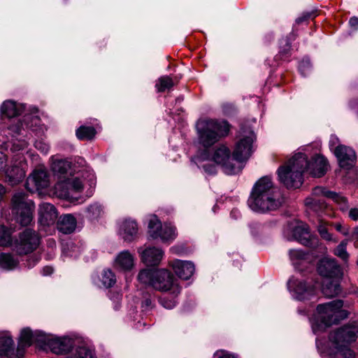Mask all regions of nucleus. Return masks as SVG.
<instances>
[{
  "instance_id": "nucleus-1",
  "label": "nucleus",
  "mask_w": 358,
  "mask_h": 358,
  "mask_svg": "<svg viewBox=\"0 0 358 358\" xmlns=\"http://www.w3.org/2000/svg\"><path fill=\"white\" fill-rule=\"evenodd\" d=\"M329 167L327 159L321 155L313 158L310 163L306 155L299 152L295 154L287 164L278 170L280 181L287 188H299L303 183V173H309L313 177H322Z\"/></svg>"
},
{
  "instance_id": "nucleus-2",
  "label": "nucleus",
  "mask_w": 358,
  "mask_h": 358,
  "mask_svg": "<svg viewBox=\"0 0 358 358\" xmlns=\"http://www.w3.org/2000/svg\"><path fill=\"white\" fill-rule=\"evenodd\" d=\"M282 203L280 194L268 176L262 177L255 182L248 200L249 207L257 213L275 210Z\"/></svg>"
},
{
  "instance_id": "nucleus-3",
  "label": "nucleus",
  "mask_w": 358,
  "mask_h": 358,
  "mask_svg": "<svg viewBox=\"0 0 358 358\" xmlns=\"http://www.w3.org/2000/svg\"><path fill=\"white\" fill-rule=\"evenodd\" d=\"M52 170L57 178L55 185V194L57 196L71 199L74 193L82 192L83 183L77 176H73L71 164L64 159H55L52 164Z\"/></svg>"
},
{
  "instance_id": "nucleus-4",
  "label": "nucleus",
  "mask_w": 358,
  "mask_h": 358,
  "mask_svg": "<svg viewBox=\"0 0 358 358\" xmlns=\"http://www.w3.org/2000/svg\"><path fill=\"white\" fill-rule=\"evenodd\" d=\"M358 338V324L352 322L331 331L329 336L331 347L324 353L332 358H355L354 352L348 348Z\"/></svg>"
},
{
  "instance_id": "nucleus-5",
  "label": "nucleus",
  "mask_w": 358,
  "mask_h": 358,
  "mask_svg": "<svg viewBox=\"0 0 358 358\" xmlns=\"http://www.w3.org/2000/svg\"><path fill=\"white\" fill-rule=\"evenodd\" d=\"M196 128L198 141L204 148L213 145L227 136L230 131V125L227 121L207 117L199 119Z\"/></svg>"
},
{
  "instance_id": "nucleus-6",
  "label": "nucleus",
  "mask_w": 358,
  "mask_h": 358,
  "mask_svg": "<svg viewBox=\"0 0 358 358\" xmlns=\"http://www.w3.org/2000/svg\"><path fill=\"white\" fill-rule=\"evenodd\" d=\"M343 301L335 300L317 306L316 317L324 325L329 327L346 318L348 313L343 310Z\"/></svg>"
},
{
  "instance_id": "nucleus-7",
  "label": "nucleus",
  "mask_w": 358,
  "mask_h": 358,
  "mask_svg": "<svg viewBox=\"0 0 358 358\" xmlns=\"http://www.w3.org/2000/svg\"><path fill=\"white\" fill-rule=\"evenodd\" d=\"M34 203L25 194L17 192L12 198V213L22 226L29 225L33 220Z\"/></svg>"
},
{
  "instance_id": "nucleus-8",
  "label": "nucleus",
  "mask_w": 358,
  "mask_h": 358,
  "mask_svg": "<svg viewBox=\"0 0 358 358\" xmlns=\"http://www.w3.org/2000/svg\"><path fill=\"white\" fill-rule=\"evenodd\" d=\"M40 244V235L33 229H25L14 239L12 250L18 255H26L35 251Z\"/></svg>"
},
{
  "instance_id": "nucleus-9",
  "label": "nucleus",
  "mask_w": 358,
  "mask_h": 358,
  "mask_svg": "<svg viewBox=\"0 0 358 358\" xmlns=\"http://www.w3.org/2000/svg\"><path fill=\"white\" fill-rule=\"evenodd\" d=\"M152 287L163 292H169L178 296L181 292L178 280L167 269H157L154 271Z\"/></svg>"
},
{
  "instance_id": "nucleus-10",
  "label": "nucleus",
  "mask_w": 358,
  "mask_h": 358,
  "mask_svg": "<svg viewBox=\"0 0 358 358\" xmlns=\"http://www.w3.org/2000/svg\"><path fill=\"white\" fill-rule=\"evenodd\" d=\"M210 158L215 164L221 165L224 171L228 175L238 173L241 169L239 164L236 165V163L234 162L233 157L230 156V150L224 145L217 147L212 154L203 153L204 159H210Z\"/></svg>"
},
{
  "instance_id": "nucleus-11",
  "label": "nucleus",
  "mask_w": 358,
  "mask_h": 358,
  "mask_svg": "<svg viewBox=\"0 0 358 358\" xmlns=\"http://www.w3.org/2000/svg\"><path fill=\"white\" fill-rule=\"evenodd\" d=\"M148 234L153 239L160 238L163 242H171L178 235L175 226L166 222L162 224L156 216L149 220Z\"/></svg>"
},
{
  "instance_id": "nucleus-12",
  "label": "nucleus",
  "mask_w": 358,
  "mask_h": 358,
  "mask_svg": "<svg viewBox=\"0 0 358 358\" xmlns=\"http://www.w3.org/2000/svg\"><path fill=\"white\" fill-rule=\"evenodd\" d=\"M255 139V135L252 131H249L247 135L240 139L233 152L234 162L240 163L250 157L253 151L252 143Z\"/></svg>"
},
{
  "instance_id": "nucleus-13",
  "label": "nucleus",
  "mask_w": 358,
  "mask_h": 358,
  "mask_svg": "<svg viewBox=\"0 0 358 358\" xmlns=\"http://www.w3.org/2000/svg\"><path fill=\"white\" fill-rule=\"evenodd\" d=\"M43 344L46 342V335L41 331L32 332L29 328H24L21 331L20 336L18 341L17 352L19 354L18 358H20L24 350L31 345L34 343Z\"/></svg>"
},
{
  "instance_id": "nucleus-14",
  "label": "nucleus",
  "mask_w": 358,
  "mask_h": 358,
  "mask_svg": "<svg viewBox=\"0 0 358 358\" xmlns=\"http://www.w3.org/2000/svg\"><path fill=\"white\" fill-rule=\"evenodd\" d=\"M322 196L331 199V197L338 198L336 192L329 191L322 187H316L313 189L311 196L306 199L305 203L315 211L322 210L326 208V203L320 198Z\"/></svg>"
},
{
  "instance_id": "nucleus-15",
  "label": "nucleus",
  "mask_w": 358,
  "mask_h": 358,
  "mask_svg": "<svg viewBox=\"0 0 358 358\" xmlns=\"http://www.w3.org/2000/svg\"><path fill=\"white\" fill-rule=\"evenodd\" d=\"M289 287L294 292L298 300L308 299L315 294V285L305 280L291 278L288 282Z\"/></svg>"
},
{
  "instance_id": "nucleus-16",
  "label": "nucleus",
  "mask_w": 358,
  "mask_h": 358,
  "mask_svg": "<svg viewBox=\"0 0 358 358\" xmlns=\"http://www.w3.org/2000/svg\"><path fill=\"white\" fill-rule=\"evenodd\" d=\"M339 166L343 169H350L356 162L357 155L355 150L350 147L338 145L334 150Z\"/></svg>"
},
{
  "instance_id": "nucleus-17",
  "label": "nucleus",
  "mask_w": 358,
  "mask_h": 358,
  "mask_svg": "<svg viewBox=\"0 0 358 358\" xmlns=\"http://www.w3.org/2000/svg\"><path fill=\"white\" fill-rule=\"evenodd\" d=\"M49 185L48 176L46 171L37 169L28 177L25 184L26 189L34 192L46 188Z\"/></svg>"
},
{
  "instance_id": "nucleus-18",
  "label": "nucleus",
  "mask_w": 358,
  "mask_h": 358,
  "mask_svg": "<svg viewBox=\"0 0 358 358\" xmlns=\"http://www.w3.org/2000/svg\"><path fill=\"white\" fill-rule=\"evenodd\" d=\"M317 271L324 279L341 278L343 275L341 268L336 260L329 258H324L319 262Z\"/></svg>"
},
{
  "instance_id": "nucleus-19",
  "label": "nucleus",
  "mask_w": 358,
  "mask_h": 358,
  "mask_svg": "<svg viewBox=\"0 0 358 358\" xmlns=\"http://www.w3.org/2000/svg\"><path fill=\"white\" fill-rule=\"evenodd\" d=\"M138 252L140 255L141 261L148 266L159 265L164 254L161 248L149 245L139 248Z\"/></svg>"
},
{
  "instance_id": "nucleus-20",
  "label": "nucleus",
  "mask_w": 358,
  "mask_h": 358,
  "mask_svg": "<svg viewBox=\"0 0 358 358\" xmlns=\"http://www.w3.org/2000/svg\"><path fill=\"white\" fill-rule=\"evenodd\" d=\"M174 273L181 279L188 280L194 273V265L189 261L174 259L169 263Z\"/></svg>"
},
{
  "instance_id": "nucleus-21",
  "label": "nucleus",
  "mask_w": 358,
  "mask_h": 358,
  "mask_svg": "<svg viewBox=\"0 0 358 358\" xmlns=\"http://www.w3.org/2000/svg\"><path fill=\"white\" fill-rule=\"evenodd\" d=\"M293 236L301 244L308 247H313L318 243V240L316 238H310L309 228L306 224L303 222H299L294 227Z\"/></svg>"
},
{
  "instance_id": "nucleus-22",
  "label": "nucleus",
  "mask_w": 358,
  "mask_h": 358,
  "mask_svg": "<svg viewBox=\"0 0 358 358\" xmlns=\"http://www.w3.org/2000/svg\"><path fill=\"white\" fill-rule=\"evenodd\" d=\"M43 344L47 345L53 353L60 355L71 350L73 341L69 338H50L46 336V342Z\"/></svg>"
},
{
  "instance_id": "nucleus-23",
  "label": "nucleus",
  "mask_w": 358,
  "mask_h": 358,
  "mask_svg": "<svg viewBox=\"0 0 358 358\" xmlns=\"http://www.w3.org/2000/svg\"><path fill=\"white\" fill-rule=\"evenodd\" d=\"M39 222L43 225H50L57 218L55 207L49 203H43L38 207Z\"/></svg>"
},
{
  "instance_id": "nucleus-24",
  "label": "nucleus",
  "mask_w": 358,
  "mask_h": 358,
  "mask_svg": "<svg viewBox=\"0 0 358 358\" xmlns=\"http://www.w3.org/2000/svg\"><path fill=\"white\" fill-rule=\"evenodd\" d=\"M134 266V257L128 250L120 252L114 261V267L122 271H130Z\"/></svg>"
},
{
  "instance_id": "nucleus-25",
  "label": "nucleus",
  "mask_w": 358,
  "mask_h": 358,
  "mask_svg": "<svg viewBox=\"0 0 358 358\" xmlns=\"http://www.w3.org/2000/svg\"><path fill=\"white\" fill-rule=\"evenodd\" d=\"M120 232L124 241H131L138 233L137 223L131 219L124 220L120 225Z\"/></svg>"
},
{
  "instance_id": "nucleus-26",
  "label": "nucleus",
  "mask_w": 358,
  "mask_h": 358,
  "mask_svg": "<svg viewBox=\"0 0 358 358\" xmlns=\"http://www.w3.org/2000/svg\"><path fill=\"white\" fill-rule=\"evenodd\" d=\"M24 110L22 104L13 100H6L1 106V113L6 117L11 118L20 115Z\"/></svg>"
},
{
  "instance_id": "nucleus-27",
  "label": "nucleus",
  "mask_w": 358,
  "mask_h": 358,
  "mask_svg": "<svg viewBox=\"0 0 358 358\" xmlns=\"http://www.w3.org/2000/svg\"><path fill=\"white\" fill-rule=\"evenodd\" d=\"M76 224L77 222L75 217L71 214H66L59 218L57 229L60 232L69 234L74 231Z\"/></svg>"
},
{
  "instance_id": "nucleus-28",
  "label": "nucleus",
  "mask_w": 358,
  "mask_h": 358,
  "mask_svg": "<svg viewBox=\"0 0 358 358\" xmlns=\"http://www.w3.org/2000/svg\"><path fill=\"white\" fill-rule=\"evenodd\" d=\"M339 278L324 279L322 282V293L327 297L331 298L338 295L341 292Z\"/></svg>"
},
{
  "instance_id": "nucleus-29",
  "label": "nucleus",
  "mask_w": 358,
  "mask_h": 358,
  "mask_svg": "<svg viewBox=\"0 0 358 358\" xmlns=\"http://www.w3.org/2000/svg\"><path fill=\"white\" fill-rule=\"evenodd\" d=\"M6 173L8 181L11 185L17 184L25 177L24 170L18 166H13L8 168Z\"/></svg>"
},
{
  "instance_id": "nucleus-30",
  "label": "nucleus",
  "mask_w": 358,
  "mask_h": 358,
  "mask_svg": "<svg viewBox=\"0 0 358 358\" xmlns=\"http://www.w3.org/2000/svg\"><path fill=\"white\" fill-rule=\"evenodd\" d=\"M13 352V341L7 334H0V356L12 357Z\"/></svg>"
},
{
  "instance_id": "nucleus-31",
  "label": "nucleus",
  "mask_w": 358,
  "mask_h": 358,
  "mask_svg": "<svg viewBox=\"0 0 358 358\" xmlns=\"http://www.w3.org/2000/svg\"><path fill=\"white\" fill-rule=\"evenodd\" d=\"M12 234L13 231L10 228L4 225H0V246L12 248L14 241L12 238Z\"/></svg>"
},
{
  "instance_id": "nucleus-32",
  "label": "nucleus",
  "mask_w": 358,
  "mask_h": 358,
  "mask_svg": "<svg viewBox=\"0 0 358 358\" xmlns=\"http://www.w3.org/2000/svg\"><path fill=\"white\" fill-rule=\"evenodd\" d=\"M18 261L9 253L0 254V267L4 269L11 270L15 268Z\"/></svg>"
},
{
  "instance_id": "nucleus-33",
  "label": "nucleus",
  "mask_w": 358,
  "mask_h": 358,
  "mask_svg": "<svg viewBox=\"0 0 358 358\" xmlns=\"http://www.w3.org/2000/svg\"><path fill=\"white\" fill-rule=\"evenodd\" d=\"M96 134V131L93 127H80L76 132V136L80 140H91Z\"/></svg>"
},
{
  "instance_id": "nucleus-34",
  "label": "nucleus",
  "mask_w": 358,
  "mask_h": 358,
  "mask_svg": "<svg viewBox=\"0 0 358 358\" xmlns=\"http://www.w3.org/2000/svg\"><path fill=\"white\" fill-rule=\"evenodd\" d=\"M154 271L155 270L148 268L141 270L138 275V280L143 284H148L152 287Z\"/></svg>"
},
{
  "instance_id": "nucleus-35",
  "label": "nucleus",
  "mask_w": 358,
  "mask_h": 358,
  "mask_svg": "<svg viewBox=\"0 0 358 358\" xmlns=\"http://www.w3.org/2000/svg\"><path fill=\"white\" fill-rule=\"evenodd\" d=\"M173 86V81L171 78L169 76H162L159 78L155 85L158 92H164Z\"/></svg>"
},
{
  "instance_id": "nucleus-36",
  "label": "nucleus",
  "mask_w": 358,
  "mask_h": 358,
  "mask_svg": "<svg viewBox=\"0 0 358 358\" xmlns=\"http://www.w3.org/2000/svg\"><path fill=\"white\" fill-rule=\"evenodd\" d=\"M66 358H93L92 352L86 347H78Z\"/></svg>"
},
{
  "instance_id": "nucleus-37",
  "label": "nucleus",
  "mask_w": 358,
  "mask_h": 358,
  "mask_svg": "<svg viewBox=\"0 0 358 358\" xmlns=\"http://www.w3.org/2000/svg\"><path fill=\"white\" fill-rule=\"evenodd\" d=\"M317 231L320 235V236L327 241H331V242H333V243H336L338 241L337 239L334 238L332 235L329 233L328 231V229L327 228V226H326V223L323 222H320L318 226H317Z\"/></svg>"
},
{
  "instance_id": "nucleus-38",
  "label": "nucleus",
  "mask_w": 358,
  "mask_h": 358,
  "mask_svg": "<svg viewBox=\"0 0 358 358\" xmlns=\"http://www.w3.org/2000/svg\"><path fill=\"white\" fill-rule=\"evenodd\" d=\"M101 281L106 287H110L115 283V274L109 269L104 270L102 273Z\"/></svg>"
},
{
  "instance_id": "nucleus-39",
  "label": "nucleus",
  "mask_w": 358,
  "mask_h": 358,
  "mask_svg": "<svg viewBox=\"0 0 358 358\" xmlns=\"http://www.w3.org/2000/svg\"><path fill=\"white\" fill-rule=\"evenodd\" d=\"M289 255L290 260L295 266L300 264V262L305 260L306 258V254L301 250H290Z\"/></svg>"
},
{
  "instance_id": "nucleus-40",
  "label": "nucleus",
  "mask_w": 358,
  "mask_h": 358,
  "mask_svg": "<svg viewBox=\"0 0 358 358\" xmlns=\"http://www.w3.org/2000/svg\"><path fill=\"white\" fill-rule=\"evenodd\" d=\"M346 245L347 241H343L337 246L334 251V254L344 261H346L348 258V254L346 251Z\"/></svg>"
},
{
  "instance_id": "nucleus-41",
  "label": "nucleus",
  "mask_w": 358,
  "mask_h": 358,
  "mask_svg": "<svg viewBox=\"0 0 358 358\" xmlns=\"http://www.w3.org/2000/svg\"><path fill=\"white\" fill-rule=\"evenodd\" d=\"M201 159L203 162L201 166L203 169L204 171L208 174H215L216 173V166L215 164H212V160L210 159H203V153L201 156Z\"/></svg>"
},
{
  "instance_id": "nucleus-42",
  "label": "nucleus",
  "mask_w": 358,
  "mask_h": 358,
  "mask_svg": "<svg viewBox=\"0 0 358 358\" xmlns=\"http://www.w3.org/2000/svg\"><path fill=\"white\" fill-rule=\"evenodd\" d=\"M178 296L172 295L171 299H169L167 296L162 297L159 299V303L161 305L167 309H171L174 308L177 303V301L176 298Z\"/></svg>"
},
{
  "instance_id": "nucleus-43",
  "label": "nucleus",
  "mask_w": 358,
  "mask_h": 358,
  "mask_svg": "<svg viewBox=\"0 0 358 358\" xmlns=\"http://www.w3.org/2000/svg\"><path fill=\"white\" fill-rule=\"evenodd\" d=\"M102 212L101 206L96 203L92 204L88 208V214L92 219H97L101 215Z\"/></svg>"
},
{
  "instance_id": "nucleus-44",
  "label": "nucleus",
  "mask_w": 358,
  "mask_h": 358,
  "mask_svg": "<svg viewBox=\"0 0 358 358\" xmlns=\"http://www.w3.org/2000/svg\"><path fill=\"white\" fill-rule=\"evenodd\" d=\"M336 196L338 198L336 199L334 197H331V199L340 206V208L342 211L348 210L349 206H348L346 198L341 195L338 194L337 193H336Z\"/></svg>"
},
{
  "instance_id": "nucleus-45",
  "label": "nucleus",
  "mask_w": 358,
  "mask_h": 358,
  "mask_svg": "<svg viewBox=\"0 0 358 358\" xmlns=\"http://www.w3.org/2000/svg\"><path fill=\"white\" fill-rule=\"evenodd\" d=\"M291 50V44L289 40L286 38H283L280 41V53L282 56H287Z\"/></svg>"
},
{
  "instance_id": "nucleus-46",
  "label": "nucleus",
  "mask_w": 358,
  "mask_h": 358,
  "mask_svg": "<svg viewBox=\"0 0 358 358\" xmlns=\"http://www.w3.org/2000/svg\"><path fill=\"white\" fill-rule=\"evenodd\" d=\"M214 356L216 358H236L234 355L222 350L216 351Z\"/></svg>"
},
{
  "instance_id": "nucleus-47",
  "label": "nucleus",
  "mask_w": 358,
  "mask_h": 358,
  "mask_svg": "<svg viewBox=\"0 0 358 358\" xmlns=\"http://www.w3.org/2000/svg\"><path fill=\"white\" fill-rule=\"evenodd\" d=\"M35 147L43 154H47L49 150V145L42 141H36Z\"/></svg>"
},
{
  "instance_id": "nucleus-48",
  "label": "nucleus",
  "mask_w": 358,
  "mask_h": 358,
  "mask_svg": "<svg viewBox=\"0 0 358 358\" xmlns=\"http://www.w3.org/2000/svg\"><path fill=\"white\" fill-rule=\"evenodd\" d=\"M348 216L351 220H352L354 221L358 220V208H350L348 212Z\"/></svg>"
},
{
  "instance_id": "nucleus-49",
  "label": "nucleus",
  "mask_w": 358,
  "mask_h": 358,
  "mask_svg": "<svg viewBox=\"0 0 358 358\" xmlns=\"http://www.w3.org/2000/svg\"><path fill=\"white\" fill-rule=\"evenodd\" d=\"M310 15H311V13H303L301 16H300L296 19V23L301 24L303 22L306 21L308 18L310 17Z\"/></svg>"
},
{
  "instance_id": "nucleus-50",
  "label": "nucleus",
  "mask_w": 358,
  "mask_h": 358,
  "mask_svg": "<svg viewBox=\"0 0 358 358\" xmlns=\"http://www.w3.org/2000/svg\"><path fill=\"white\" fill-rule=\"evenodd\" d=\"M53 272V268L51 266H45L43 268V274L44 275H50Z\"/></svg>"
},
{
  "instance_id": "nucleus-51",
  "label": "nucleus",
  "mask_w": 358,
  "mask_h": 358,
  "mask_svg": "<svg viewBox=\"0 0 358 358\" xmlns=\"http://www.w3.org/2000/svg\"><path fill=\"white\" fill-rule=\"evenodd\" d=\"M349 23L352 27H357L358 26V18H357L355 17H351L350 19Z\"/></svg>"
},
{
  "instance_id": "nucleus-52",
  "label": "nucleus",
  "mask_w": 358,
  "mask_h": 358,
  "mask_svg": "<svg viewBox=\"0 0 358 358\" xmlns=\"http://www.w3.org/2000/svg\"><path fill=\"white\" fill-rule=\"evenodd\" d=\"M6 194V188L4 186L0 184V201L3 199V196Z\"/></svg>"
},
{
  "instance_id": "nucleus-53",
  "label": "nucleus",
  "mask_w": 358,
  "mask_h": 358,
  "mask_svg": "<svg viewBox=\"0 0 358 358\" xmlns=\"http://www.w3.org/2000/svg\"><path fill=\"white\" fill-rule=\"evenodd\" d=\"M308 62H302L301 64H300V66H299V69L300 70L303 72V70H305V69L307 67H308ZM304 75L305 73H303Z\"/></svg>"
},
{
  "instance_id": "nucleus-54",
  "label": "nucleus",
  "mask_w": 358,
  "mask_h": 358,
  "mask_svg": "<svg viewBox=\"0 0 358 358\" xmlns=\"http://www.w3.org/2000/svg\"><path fill=\"white\" fill-rule=\"evenodd\" d=\"M342 226L340 224H338L336 225V230L341 231Z\"/></svg>"
},
{
  "instance_id": "nucleus-55",
  "label": "nucleus",
  "mask_w": 358,
  "mask_h": 358,
  "mask_svg": "<svg viewBox=\"0 0 358 358\" xmlns=\"http://www.w3.org/2000/svg\"><path fill=\"white\" fill-rule=\"evenodd\" d=\"M145 304H146L147 306H148V305H150V301L149 299H147V300H145Z\"/></svg>"
},
{
  "instance_id": "nucleus-56",
  "label": "nucleus",
  "mask_w": 358,
  "mask_h": 358,
  "mask_svg": "<svg viewBox=\"0 0 358 358\" xmlns=\"http://www.w3.org/2000/svg\"><path fill=\"white\" fill-rule=\"evenodd\" d=\"M334 140H337V138H333L331 140V144L333 143V141H334Z\"/></svg>"
},
{
  "instance_id": "nucleus-57",
  "label": "nucleus",
  "mask_w": 358,
  "mask_h": 358,
  "mask_svg": "<svg viewBox=\"0 0 358 358\" xmlns=\"http://www.w3.org/2000/svg\"><path fill=\"white\" fill-rule=\"evenodd\" d=\"M357 233H358V231H357Z\"/></svg>"
}]
</instances>
